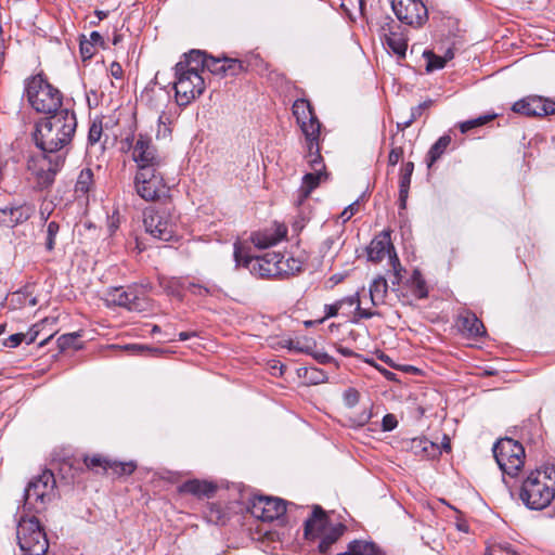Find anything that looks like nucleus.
Segmentation results:
<instances>
[{
  "label": "nucleus",
  "mask_w": 555,
  "mask_h": 555,
  "mask_svg": "<svg viewBox=\"0 0 555 555\" xmlns=\"http://www.w3.org/2000/svg\"><path fill=\"white\" fill-rule=\"evenodd\" d=\"M77 128L74 111L63 108L59 113L41 118L36 122L34 141L44 154H64L72 143Z\"/></svg>",
  "instance_id": "obj_1"
},
{
  "label": "nucleus",
  "mask_w": 555,
  "mask_h": 555,
  "mask_svg": "<svg viewBox=\"0 0 555 555\" xmlns=\"http://www.w3.org/2000/svg\"><path fill=\"white\" fill-rule=\"evenodd\" d=\"M555 498V466L531 472L522 481L519 499L530 509L541 511Z\"/></svg>",
  "instance_id": "obj_2"
},
{
  "label": "nucleus",
  "mask_w": 555,
  "mask_h": 555,
  "mask_svg": "<svg viewBox=\"0 0 555 555\" xmlns=\"http://www.w3.org/2000/svg\"><path fill=\"white\" fill-rule=\"evenodd\" d=\"M346 530V525L333 522L328 513L320 505H313L310 517L305 521L304 535L306 540L318 543L320 553L327 554Z\"/></svg>",
  "instance_id": "obj_3"
},
{
  "label": "nucleus",
  "mask_w": 555,
  "mask_h": 555,
  "mask_svg": "<svg viewBox=\"0 0 555 555\" xmlns=\"http://www.w3.org/2000/svg\"><path fill=\"white\" fill-rule=\"evenodd\" d=\"M175 95L179 106H186L205 91V79L190 52L175 66Z\"/></svg>",
  "instance_id": "obj_4"
},
{
  "label": "nucleus",
  "mask_w": 555,
  "mask_h": 555,
  "mask_svg": "<svg viewBox=\"0 0 555 555\" xmlns=\"http://www.w3.org/2000/svg\"><path fill=\"white\" fill-rule=\"evenodd\" d=\"M25 95L30 106L38 113L50 116L63 109L61 92L49 83L42 75L26 79Z\"/></svg>",
  "instance_id": "obj_5"
},
{
  "label": "nucleus",
  "mask_w": 555,
  "mask_h": 555,
  "mask_svg": "<svg viewBox=\"0 0 555 555\" xmlns=\"http://www.w3.org/2000/svg\"><path fill=\"white\" fill-rule=\"evenodd\" d=\"M16 539L24 555H46L48 552L46 531L35 516H21L16 525Z\"/></svg>",
  "instance_id": "obj_6"
},
{
  "label": "nucleus",
  "mask_w": 555,
  "mask_h": 555,
  "mask_svg": "<svg viewBox=\"0 0 555 555\" xmlns=\"http://www.w3.org/2000/svg\"><path fill=\"white\" fill-rule=\"evenodd\" d=\"M234 260L236 266H243L259 278H278L284 275V256L280 253H267L260 257H249L244 254L238 243L234 244Z\"/></svg>",
  "instance_id": "obj_7"
},
{
  "label": "nucleus",
  "mask_w": 555,
  "mask_h": 555,
  "mask_svg": "<svg viewBox=\"0 0 555 555\" xmlns=\"http://www.w3.org/2000/svg\"><path fill=\"white\" fill-rule=\"evenodd\" d=\"M56 481L51 470L46 469L34 477L24 493V508L29 512L40 513L54 498Z\"/></svg>",
  "instance_id": "obj_8"
},
{
  "label": "nucleus",
  "mask_w": 555,
  "mask_h": 555,
  "mask_svg": "<svg viewBox=\"0 0 555 555\" xmlns=\"http://www.w3.org/2000/svg\"><path fill=\"white\" fill-rule=\"evenodd\" d=\"M494 459L504 475L516 477L525 464V449L512 438H502L493 446Z\"/></svg>",
  "instance_id": "obj_9"
},
{
  "label": "nucleus",
  "mask_w": 555,
  "mask_h": 555,
  "mask_svg": "<svg viewBox=\"0 0 555 555\" xmlns=\"http://www.w3.org/2000/svg\"><path fill=\"white\" fill-rule=\"evenodd\" d=\"M122 145L131 151V158L135 163L137 170L142 167L155 168L163 166V157L149 134H131L122 140Z\"/></svg>",
  "instance_id": "obj_10"
},
{
  "label": "nucleus",
  "mask_w": 555,
  "mask_h": 555,
  "mask_svg": "<svg viewBox=\"0 0 555 555\" xmlns=\"http://www.w3.org/2000/svg\"><path fill=\"white\" fill-rule=\"evenodd\" d=\"M64 164V154L51 155L42 153L41 156L31 157L28 160L27 169L35 179L37 189L46 190L54 183L55 176Z\"/></svg>",
  "instance_id": "obj_11"
},
{
  "label": "nucleus",
  "mask_w": 555,
  "mask_h": 555,
  "mask_svg": "<svg viewBox=\"0 0 555 555\" xmlns=\"http://www.w3.org/2000/svg\"><path fill=\"white\" fill-rule=\"evenodd\" d=\"M293 115L305 135L306 149L321 144L322 125L317 117L311 103L306 99H297L293 104Z\"/></svg>",
  "instance_id": "obj_12"
},
{
  "label": "nucleus",
  "mask_w": 555,
  "mask_h": 555,
  "mask_svg": "<svg viewBox=\"0 0 555 555\" xmlns=\"http://www.w3.org/2000/svg\"><path fill=\"white\" fill-rule=\"evenodd\" d=\"M143 223L146 232L155 238L169 242L177 237V218L166 208H147Z\"/></svg>",
  "instance_id": "obj_13"
},
{
  "label": "nucleus",
  "mask_w": 555,
  "mask_h": 555,
  "mask_svg": "<svg viewBox=\"0 0 555 555\" xmlns=\"http://www.w3.org/2000/svg\"><path fill=\"white\" fill-rule=\"evenodd\" d=\"M134 189L137 194L146 202L160 198L167 190L160 167H142L137 170L134 176Z\"/></svg>",
  "instance_id": "obj_14"
},
{
  "label": "nucleus",
  "mask_w": 555,
  "mask_h": 555,
  "mask_svg": "<svg viewBox=\"0 0 555 555\" xmlns=\"http://www.w3.org/2000/svg\"><path fill=\"white\" fill-rule=\"evenodd\" d=\"M367 259L372 262H380L386 257L388 258L389 264L393 270V280L391 283L398 284L401 275L400 272L402 270L399 258L395 251V247L390 240V233L388 231H383L378 235H376L370 243L366 248Z\"/></svg>",
  "instance_id": "obj_15"
},
{
  "label": "nucleus",
  "mask_w": 555,
  "mask_h": 555,
  "mask_svg": "<svg viewBox=\"0 0 555 555\" xmlns=\"http://www.w3.org/2000/svg\"><path fill=\"white\" fill-rule=\"evenodd\" d=\"M396 17L413 28L422 27L428 21V10L422 0H392Z\"/></svg>",
  "instance_id": "obj_16"
},
{
  "label": "nucleus",
  "mask_w": 555,
  "mask_h": 555,
  "mask_svg": "<svg viewBox=\"0 0 555 555\" xmlns=\"http://www.w3.org/2000/svg\"><path fill=\"white\" fill-rule=\"evenodd\" d=\"M306 158L313 172L306 173L302 178V184L299 189L300 202L307 198L310 193L320 184L323 179L327 178L325 165L321 156V145L306 149Z\"/></svg>",
  "instance_id": "obj_17"
},
{
  "label": "nucleus",
  "mask_w": 555,
  "mask_h": 555,
  "mask_svg": "<svg viewBox=\"0 0 555 555\" xmlns=\"http://www.w3.org/2000/svg\"><path fill=\"white\" fill-rule=\"evenodd\" d=\"M288 504L279 498L257 496L251 501L249 511L251 515L262 521H273L282 517ZM289 506H294L293 503Z\"/></svg>",
  "instance_id": "obj_18"
},
{
  "label": "nucleus",
  "mask_w": 555,
  "mask_h": 555,
  "mask_svg": "<svg viewBox=\"0 0 555 555\" xmlns=\"http://www.w3.org/2000/svg\"><path fill=\"white\" fill-rule=\"evenodd\" d=\"M512 109L525 116L543 117L555 114V102L538 95H530L514 103Z\"/></svg>",
  "instance_id": "obj_19"
},
{
  "label": "nucleus",
  "mask_w": 555,
  "mask_h": 555,
  "mask_svg": "<svg viewBox=\"0 0 555 555\" xmlns=\"http://www.w3.org/2000/svg\"><path fill=\"white\" fill-rule=\"evenodd\" d=\"M107 301L109 304L127 308L130 311H143L145 299L137 295L133 289L114 288L109 292Z\"/></svg>",
  "instance_id": "obj_20"
},
{
  "label": "nucleus",
  "mask_w": 555,
  "mask_h": 555,
  "mask_svg": "<svg viewBox=\"0 0 555 555\" xmlns=\"http://www.w3.org/2000/svg\"><path fill=\"white\" fill-rule=\"evenodd\" d=\"M286 234L287 228L282 223L275 222L269 228L254 232L250 235V241L258 248H268L284 240Z\"/></svg>",
  "instance_id": "obj_21"
},
{
  "label": "nucleus",
  "mask_w": 555,
  "mask_h": 555,
  "mask_svg": "<svg viewBox=\"0 0 555 555\" xmlns=\"http://www.w3.org/2000/svg\"><path fill=\"white\" fill-rule=\"evenodd\" d=\"M345 304L356 305V318L358 319H371L376 314L374 311L361 307L359 293H356L353 295L344 297L332 305H325V315L319 322L322 323L325 319L336 317L339 310L345 309Z\"/></svg>",
  "instance_id": "obj_22"
},
{
  "label": "nucleus",
  "mask_w": 555,
  "mask_h": 555,
  "mask_svg": "<svg viewBox=\"0 0 555 555\" xmlns=\"http://www.w3.org/2000/svg\"><path fill=\"white\" fill-rule=\"evenodd\" d=\"M388 31L385 33V42L387 47L399 57H404L408 49V38L401 28L393 21L387 24Z\"/></svg>",
  "instance_id": "obj_23"
},
{
  "label": "nucleus",
  "mask_w": 555,
  "mask_h": 555,
  "mask_svg": "<svg viewBox=\"0 0 555 555\" xmlns=\"http://www.w3.org/2000/svg\"><path fill=\"white\" fill-rule=\"evenodd\" d=\"M190 59H193L194 63H197L202 73L207 69L215 75H225V57L216 59L212 56H207L199 50H192L190 51Z\"/></svg>",
  "instance_id": "obj_24"
},
{
  "label": "nucleus",
  "mask_w": 555,
  "mask_h": 555,
  "mask_svg": "<svg viewBox=\"0 0 555 555\" xmlns=\"http://www.w3.org/2000/svg\"><path fill=\"white\" fill-rule=\"evenodd\" d=\"M178 490L180 493H189L197 498H210L215 494L217 486L206 480L192 479L180 485Z\"/></svg>",
  "instance_id": "obj_25"
},
{
  "label": "nucleus",
  "mask_w": 555,
  "mask_h": 555,
  "mask_svg": "<svg viewBox=\"0 0 555 555\" xmlns=\"http://www.w3.org/2000/svg\"><path fill=\"white\" fill-rule=\"evenodd\" d=\"M31 214L33 208L28 205L0 207V222H8L11 225H15L29 219Z\"/></svg>",
  "instance_id": "obj_26"
},
{
  "label": "nucleus",
  "mask_w": 555,
  "mask_h": 555,
  "mask_svg": "<svg viewBox=\"0 0 555 555\" xmlns=\"http://www.w3.org/2000/svg\"><path fill=\"white\" fill-rule=\"evenodd\" d=\"M337 555H385L384 551L373 541L353 540L349 542L347 551Z\"/></svg>",
  "instance_id": "obj_27"
},
{
  "label": "nucleus",
  "mask_w": 555,
  "mask_h": 555,
  "mask_svg": "<svg viewBox=\"0 0 555 555\" xmlns=\"http://www.w3.org/2000/svg\"><path fill=\"white\" fill-rule=\"evenodd\" d=\"M461 330L466 333L469 337H481L486 334V328L482 322L474 314L466 313L460 319Z\"/></svg>",
  "instance_id": "obj_28"
},
{
  "label": "nucleus",
  "mask_w": 555,
  "mask_h": 555,
  "mask_svg": "<svg viewBox=\"0 0 555 555\" xmlns=\"http://www.w3.org/2000/svg\"><path fill=\"white\" fill-rule=\"evenodd\" d=\"M388 289L386 279L378 276L373 280L370 285V298L373 306H378L384 302Z\"/></svg>",
  "instance_id": "obj_29"
},
{
  "label": "nucleus",
  "mask_w": 555,
  "mask_h": 555,
  "mask_svg": "<svg viewBox=\"0 0 555 555\" xmlns=\"http://www.w3.org/2000/svg\"><path fill=\"white\" fill-rule=\"evenodd\" d=\"M93 171L90 168H85L80 171L76 184L75 193L77 196H87L93 186Z\"/></svg>",
  "instance_id": "obj_30"
},
{
  "label": "nucleus",
  "mask_w": 555,
  "mask_h": 555,
  "mask_svg": "<svg viewBox=\"0 0 555 555\" xmlns=\"http://www.w3.org/2000/svg\"><path fill=\"white\" fill-rule=\"evenodd\" d=\"M159 285L170 296L182 298L183 289L188 288V285L178 278H160Z\"/></svg>",
  "instance_id": "obj_31"
},
{
  "label": "nucleus",
  "mask_w": 555,
  "mask_h": 555,
  "mask_svg": "<svg viewBox=\"0 0 555 555\" xmlns=\"http://www.w3.org/2000/svg\"><path fill=\"white\" fill-rule=\"evenodd\" d=\"M451 143V137L450 135H442L440 137L434 145L430 147L428 154H427V166L431 167L435 162H437L441 155L446 152L447 147Z\"/></svg>",
  "instance_id": "obj_32"
},
{
  "label": "nucleus",
  "mask_w": 555,
  "mask_h": 555,
  "mask_svg": "<svg viewBox=\"0 0 555 555\" xmlns=\"http://www.w3.org/2000/svg\"><path fill=\"white\" fill-rule=\"evenodd\" d=\"M208 522L214 525H224L227 521V513L220 504L209 503L204 512Z\"/></svg>",
  "instance_id": "obj_33"
},
{
  "label": "nucleus",
  "mask_w": 555,
  "mask_h": 555,
  "mask_svg": "<svg viewBox=\"0 0 555 555\" xmlns=\"http://www.w3.org/2000/svg\"><path fill=\"white\" fill-rule=\"evenodd\" d=\"M410 287L412 289L413 295L416 298H425L428 295V289L426 286V281L424 280L422 273L418 270H414L410 280Z\"/></svg>",
  "instance_id": "obj_34"
},
{
  "label": "nucleus",
  "mask_w": 555,
  "mask_h": 555,
  "mask_svg": "<svg viewBox=\"0 0 555 555\" xmlns=\"http://www.w3.org/2000/svg\"><path fill=\"white\" fill-rule=\"evenodd\" d=\"M435 449V444L424 437L414 438L411 441V450L414 454L429 456Z\"/></svg>",
  "instance_id": "obj_35"
},
{
  "label": "nucleus",
  "mask_w": 555,
  "mask_h": 555,
  "mask_svg": "<svg viewBox=\"0 0 555 555\" xmlns=\"http://www.w3.org/2000/svg\"><path fill=\"white\" fill-rule=\"evenodd\" d=\"M108 470H112V473L118 477L121 476H129L131 475L135 468L137 465L134 462H117L111 460V463H108Z\"/></svg>",
  "instance_id": "obj_36"
},
{
  "label": "nucleus",
  "mask_w": 555,
  "mask_h": 555,
  "mask_svg": "<svg viewBox=\"0 0 555 555\" xmlns=\"http://www.w3.org/2000/svg\"><path fill=\"white\" fill-rule=\"evenodd\" d=\"M59 232L60 224L56 221L53 220L47 223L44 247L48 251L54 249Z\"/></svg>",
  "instance_id": "obj_37"
},
{
  "label": "nucleus",
  "mask_w": 555,
  "mask_h": 555,
  "mask_svg": "<svg viewBox=\"0 0 555 555\" xmlns=\"http://www.w3.org/2000/svg\"><path fill=\"white\" fill-rule=\"evenodd\" d=\"M423 56L427 61L426 70L434 72L437 69H441L446 66L444 59L440 55L435 54L431 51H424Z\"/></svg>",
  "instance_id": "obj_38"
},
{
  "label": "nucleus",
  "mask_w": 555,
  "mask_h": 555,
  "mask_svg": "<svg viewBox=\"0 0 555 555\" xmlns=\"http://www.w3.org/2000/svg\"><path fill=\"white\" fill-rule=\"evenodd\" d=\"M414 170V164L412 162H408L404 164L401 176H400V183L399 188L401 190H409L411 184V177Z\"/></svg>",
  "instance_id": "obj_39"
},
{
  "label": "nucleus",
  "mask_w": 555,
  "mask_h": 555,
  "mask_svg": "<svg viewBox=\"0 0 555 555\" xmlns=\"http://www.w3.org/2000/svg\"><path fill=\"white\" fill-rule=\"evenodd\" d=\"M493 117L494 116H491V115H485V116H480L475 119L466 120L460 125L461 132L465 133L473 128L482 126V125L487 124L488 121H490Z\"/></svg>",
  "instance_id": "obj_40"
},
{
  "label": "nucleus",
  "mask_w": 555,
  "mask_h": 555,
  "mask_svg": "<svg viewBox=\"0 0 555 555\" xmlns=\"http://www.w3.org/2000/svg\"><path fill=\"white\" fill-rule=\"evenodd\" d=\"M108 463H111V460L101 455L85 459V464L88 468L102 467L104 470H108Z\"/></svg>",
  "instance_id": "obj_41"
},
{
  "label": "nucleus",
  "mask_w": 555,
  "mask_h": 555,
  "mask_svg": "<svg viewBox=\"0 0 555 555\" xmlns=\"http://www.w3.org/2000/svg\"><path fill=\"white\" fill-rule=\"evenodd\" d=\"M306 374L311 384H321L327 380V375L322 370L317 367L306 369Z\"/></svg>",
  "instance_id": "obj_42"
},
{
  "label": "nucleus",
  "mask_w": 555,
  "mask_h": 555,
  "mask_svg": "<svg viewBox=\"0 0 555 555\" xmlns=\"http://www.w3.org/2000/svg\"><path fill=\"white\" fill-rule=\"evenodd\" d=\"M343 399L346 406L353 408L359 402L360 393L356 388L350 387L344 391Z\"/></svg>",
  "instance_id": "obj_43"
},
{
  "label": "nucleus",
  "mask_w": 555,
  "mask_h": 555,
  "mask_svg": "<svg viewBox=\"0 0 555 555\" xmlns=\"http://www.w3.org/2000/svg\"><path fill=\"white\" fill-rule=\"evenodd\" d=\"M0 189L4 191L11 190V183L9 181V170L5 160L0 158Z\"/></svg>",
  "instance_id": "obj_44"
},
{
  "label": "nucleus",
  "mask_w": 555,
  "mask_h": 555,
  "mask_svg": "<svg viewBox=\"0 0 555 555\" xmlns=\"http://www.w3.org/2000/svg\"><path fill=\"white\" fill-rule=\"evenodd\" d=\"M102 131H103V129H102L101 121L92 122V125L90 126L89 132H88V142L92 145L98 143L101 139Z\"/></svg>",
  "instance_id": "obj_45"
},
{
  "label": "nucleus",
  "mask_w": 555,
  "mask_h": 555,
  "mask_svg": "<svg viewBox=\"0 0 555 555\" xmlns=\"http://www.w3.org/2000/svg\"><path fill=\"white\" fill-rule=\"evenodd\" d=\"M284 275L295 274L301 270L302 262L298 259L291 257L284 260Z\"/></svg>",
  "instance_id": "obj_46"
},
{
  "label": "nucleus",
  "mask_w": 555,
  "mask_h": 555,
  "mask_svg": "<svg viewBox=\"0 0 555 555\" xmlns=\"http://www.w3.org/2000/svg\"><path fill=\"white\" fill-rule=\"evenodd\" d=\"M225 75H236L244 69L243 63L238 60L225 57Z\"/></svg>",
  "instance_id": "obj_47"
},
{
  "label": "nucleus",
  "mask_w": 555,
  "mask_h": 555,
  "mask_svg": "<svg viewBox=\"0 0 555 555\" xmlns=\"http://www.w3.org/2000/svg\"><path fill=\"white\" fill-rule=\"evenodd\" d=\"M186 289H189L192 294L197 296H207L214 293V289L211 287L195 283H189Z\"/></svg>",
  "instance_id": "obj_48"
},
{
  "label": "nucleus",
  "mask_w": 555,
  "mask_h": 555,
  "mask_svg": "<svg viewBox=\"0 0 555 555\" xmlns=\"http://www.w3.org/2000/svg\"><path fill=\"white\" fill-rule=\"evenodd\" d=\"M95 53V47L93 42L82 40L80 41V54L83 60L91 59Z\"/></svg>",
  "instance_id": "obj_49"
},
{
  "label": "nucleus",
  "mask_w": 555,
  "mask_h": 555,
  "mask_svg": "<svg viewBox=\"0 0 555 555\" xmlns=\"http://www.w3.org/2000/svg\"><path fill=\"white\" fill-rule=\"evenodd\" d=\"M358 210L359 202L356 201L341 211L339 218L341 219L343 222H347L352 218V216H354L358 212Z\"/></svg>",
  "instance_id": "obj_50"
},
{
  "label": "nucleus",
  "mask_w": 555,
  "mask_h": 555,
  "mask_svg": "<svg viewBox=\"0 0 555 555\" xmlns=\"http://www.w3.org/2000/svg\"><path fill=\"white\" fill-rule=\"evenodd\" d=\"M24 339L25 337L23 333H15L10 335L7 339H4L2 345L4 347L15 348L20 346L23 341H25Z\"/></svg>",
  "instance_id": "obj_51"
},
{
  "label": "nucleus",
  "mask_w": 555,
  "mask_h": 555,
  "mask_svg": "<svg viewBox=\"0 0 555 555\" xmlns=\"http://www.w3.org/2000/svg\"><path fill=\"white\" fill-rule=\"evenodd\" d=\"M398 425V421L393 414H386L382 421V428L384 431L393 430Z\"/></svg>",
  "instance_id": "obj_52"
},
{
  "label": "nucleus",
  "mask_w": 555,
  "mask_h": 555,
  "mask_svg": "<svg viewBox=\"0 0 555 555\" xmlns=\"http://www.w3.org/2000/svg\"><path fill=\"white\" fill-rule=\"evenodd\" d=\"M433 104L431 100L424 101L417 106H414L411 108V118L414 119V121L420 118L423 114V112L427 108H429Z\"/></svg>",
  "instance_id": "obj_53"
},
{
  "label": "nucleus",
  "mask_w": 555,
  "mask_h": 555,
  "mask_svg": "<svg viewBox=\"0 0 555 555\" xmlns=\"http://www.w3.org/2000/svg\"><path fill=\"white\" fill-rule=\"evenodd\" d=\"M402 156H403V150L401 147L392 149L388 155L389 165H391V166L397 165Z\"/></svg>",
  "instance_id": "obj_54"
},
{
  "label": "nucleus",
  "mask_w": 555,
  "mask_h": 555,
  "mask_svg": "<svg viewBox=\"0 0 555 555\" xmlns=\"http://www.w3.org/2000/svg\"><path fill=\"white\" fill-rule=\"evenodd\" d=\"M75 339H76V334L62 335L57 339V345L63 350V349L69 347Z\"/></svg>",
  "instance_id": "obj_55"
},
{
  "label": "nucleus",
  "mask_w": 555,
  "mask_h": 555,
  "mask_svg": "<svg viewBox=\"0 0 555 555\" xmlns=\"http://www.w3.org/2000/svg\"><path fill=\"white\" fill-rule=\"evenodd\" d=\"M23 334H24V337H25V339H24L25 343L27 345H30V344H33L36 340V338H37V336L39 334V330H37V325H34L31 328H29L28 332L23 333Z\"/></svg>",
  "instance_id": "obj_56"
},
{
  "label": "nucleus",
  "mask_w": 555,
  "mask_h": 555,
  "mask_svg": "<svg viewBox=\"0 0 555 555\" xmlns=\"http://www.w3.org/2000/svg\"><path fill=\"white\" fill-rule=\"evenodd\" d=\"M109 73L114 78L120 79L122 77L124 70L119 63L113 62L109 66Z\"/></svg>",
  "instance_id": "obj_57"
},
{
  "label": "nucleus",
  "mask_w": 555,
  "mask_h": 555,
  "mask_svg": "<svg viewBox=\"0 0 555 555\" xmlns=\"http://www.w3.org/2000/svg\"><path fill=\"white\" fill-rule=\"evenodd\" d=\"M88 41L93 42L94 47H96V46L104 47V43H105L102 35L99 31H92L90 34V39Z\"/></svg>",
  "instance_id": "obj_58"
},
{
  "label": "nucleus",
  "mask_w": 555,
  "mask_h": 555,
  "mask_svg": "<svg viewBox=\"0 0 555 555\" xmlns=\"http://www.w3.org/2000/svg\"><path fill=\"white\" fill-rule=\"evenodd\" d=\"M409 190H399V207L405 209Z\"/></svg>",
  "instance_id": "obj_59"
},
{
  "label": "nucleus",
  "mask_w": 555,
  "mask_h": 555,
  "mask_svg": "<svg viewBox=\"0 0 555 555\" xmlns=\"http://www.w3.org/2000/svg\"><path fill=\"white\" fill-rule=\"evenodd\" d=\"M196 335V332H181L179 333V340L184 341L191 337H195Z\"/></svg>",
  "instance_id": "obj_60"
},
{
  "label": "nucleus",
  "mask_w": 555,
  "mask_h": 555,
  "mask_svg": "<svg viewBox=\"0 0 555 555\" xmlns=\"http://www.w3.org/2000/svg\"><path fill=\"white\" fill-rule=\"evenodd\" d=\"M315 358L320 363H330L332 361V357L327 353H319Z\"/></svg>",
  "instance_id": "obj_61"
},
{
  "label": "nucleus",
  "mask_w": 555,
  "mask_h": 555,
  "mask_svg": "<svg viewBox=\"0 0 555 555\" xmlns=\"http://www.w3.org/2000/svg\"><path fill=\"white\" fill-rule=\"evenodd\" d=\"M413 122H414V119L410 117L408 120H405L403 122H398L397 128L399 130H404V129L409 128Z\"/></svg>",
  "instance_id": "obj_62"
},
{
  "label": "nucleus",
  "mask_w": 555,
  "mask_h": 555,
  "mask_svg": "<svg viewBox=\"0 0 555 555\" xmlns=\"http://www.w3.org/2000/svg\"><path fill=\"white\" fill-rule=\"evenodd\" d=\"M338 352L344 357H352L354 354L351 349L341 346L338 348Z\"/></svg>",
  "instance_id": "obj_63"
},
{
  "label": "nucleus",
  "mask_w": 555,
  "mask_h": 555,
  "mask_svg": "<svg viewBox=\"0 0 555 555\" xmlns=\"http://www.w3.org/2000/svg\"><path fill=\"white\" fill-rule=\"evenodd\" d=\"M442 57L444 59V62L448 63L450 60H452L454 57V52L452 49H448L446 52H444V55H442Z\"/></svg>",
  "instance_id": "obj_64"
}]
</instances>
